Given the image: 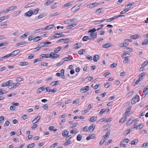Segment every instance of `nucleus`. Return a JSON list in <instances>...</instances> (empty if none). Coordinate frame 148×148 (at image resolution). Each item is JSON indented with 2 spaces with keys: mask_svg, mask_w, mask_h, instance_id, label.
<instances>
[{
  "mask_svg": "<svg viewBox=\"0 0 148 148\" xmlns=\"http://www.w3.org/2000/svg\"><path fill=\"white\" fill-rule=\"evenodd\" d=\"M113 45L110 43H107L103 45L102 47L104 48H107L110 47H112Z\"/></svg>",
  "mask_w": 148,
  "mask_h": 148,
  "instance_id": "obj_10",
  "label": "nucleus"
},
{
  "mask_svg": "<svg viewBox=\"0 0 148 148\" xmlns=\"http://www.w3.org/2000/svg\"><path fill=\"white\" fill-rule=\"evenodd\" d=\"M143 123H140L138 126H137V129L139 130L141 129L143 127Z\"/></svg>",
  "mask_w": 148,
  "mask_h": 148,
  "instance_id": "obj_44",
  "label": "nucleus"
},
{
  "mask_svg": "<svg viewBox=\"0 0 148 148\" xmlns=\"http://www.w3.org/2000/svg\"><path fill=\"white\" fill-rule=\"evenodd\" d=\"M103 10V8H99L97 9L95 11L96 13H99L102 12V10Z\"/></svg>",
  "mask_w": 148,
  "mask_h": 148,
  "instance_id": "obj_42",
  "label": "nucleus"
},
{
  "mask_svg": "<svg viewBox=\"0 0 148 148\" xmlns=\"http://www.w3.org/2000/svg\"><path fill=\"white\" fill-rule=\"evenodd\" d=\"M97 118V116H92L89 119V121L90 122H92L96 121Z\"/></svg>",
  "mask_w": 148,
  "mask_h": 148,
  "instance_id": "obj_24",
  "label": "nucleus"
},
{
  "mask_svg": "<svg viewBox=\"0 0 148 148\" xmlns=\"http://www.w3.org/2000/svg\"><path fill=\"white\" fill-rule=\"evenodd\" d=\"M8 18V16H1L0 18V22H1L5 19H7Z\"/></svg>",
  "mask_w": 148,
  "mask_h": 148,
  "instance_id": "obj_32",
  "label": "nucleus"
},
{
  "mask_svg": "<svg viewBox=\"0 0 148 148\" xmlns=\"http://www.w3.org/2000/svg\"><path fill=\"white\" fill-rule=\"evenodd\" d=\"M44 89H45V88L43 87L42 86V87H40V88L37 89V90L36 92L37 93H40L41 92H42Z\"/></svg>",
  "mask_w": 148,
  "mask_h": 148,
  "instance_id": "obj_23",
  "label": "nucleus"
},
{
  "mask_svg": "<svg viewBox=\"0 0 148 148\" xmlns=\"http://www.w3.org/2000/svg\"><path fill=\"white\" fill-rule=\"evenodd\" d=\"M89 89V86H86L84 88H82L80 90V92H86Z\"/></svg>",
  "mask_w": 148,
  "mask_h": 148,
  "instance_id": "obj_6",
  "label": "nucleus"
},
{
  "mask_svg": "<svg viewBox=\"0 0 148 148\" xmlns=\"http://www.w3.org/2000/svg\"><path fill=\"white\" fill-rule=\"evenodd\" d=\"M69 134V131L67 130H64L62 133V135L64 137H66Z\"/></svg>",
  "mask_w": 148,
  "mask_h": 148,
  "instance_id": "obj_20",
  "label": "nucleus"
},
{
  "mask_svg": "<svg viewBox=\"0 0 148 148\" xmlns=\"http://www.w3.org/2000/svg\"><path fill=\"white\" fill-rule=\"evenodd\" d=\"M33 14H34L32 10H29L28 12L25 13L24 16L27 17H30Z\"/></svg>",
  "mask_w": 148,
  "mask_h": 148,
  "instance_id": "obj_8",
  "label": "nucleus"
},
{
  "mask_svg": "<svg viewBox=\"0 0 148 148\" xmlns=\"http://www.w3.org/2000/svg\"><path fill=\"white\" fill-rule=\"evenodd\" d=\"M106 111V109H103L101 110L99 112V114L100 115H102L103 112Z\"/></svg>",
  "mask_w": 148,
  "mask_h": 148,
  "instance_id": "obj_45",
  "label": "nucleus"
},
{
  "mask_svg": "<svg viewBox=\"0 0 148 148\" xmlns=\"http://www.w3.org/2000/svg\"><path fill=\"white\" fill-rule=\"evenodd\" d=\"M144 41L142 43V44L143 45H146L148 43V39L146 38L144 40Z\"/></svg>",
  "mask_w": 148,
  "mask_h": 148,
  "instance_id": "obj_39",
  "label": "nucleus"
},
{
  "mask_svg": "<svg viewBox=\"0 0 148 148\" xmlns=\"http://www.w3.org/2000/svg\"><path fill=\"white\" fill-rule=\"evenodd\" d=\"M106 19H104L103 20H101V21H95L94 22V24L95 25H97L98 24H99L103 22Z\"/></svg>",
  "mask_w": 148,
  "mask_h": 148,
  "instance_id": "obj_27",
  "label": "nucleus"
},
{
  "mask_svg": "<svg viewBox=\"0 0 148 148\" xmlns=\"http://www.w3.org/2000/svg\"><path fill=\"white\" fill-rule=\"evenodd\" d=\"M127 54H129V55H130V54L127 53H124L123 54V55H122V56H121L122 58H126L127 57V56H126Z\"/></svg>",
  "mask_w": 148,
  "mask_h": 148,
  "instance_id": "obj_50",
  "label": "nucleus"
},
{
  "mask_svg": "<svg viewBox=\"0 0 148 148\" xmlns=\"http://www.w3.org/2000/svg\"><path fill=\"white\" fill-rule=\"evenodd\" d=\"M45 16V14H41L38 16V19L40 18Z\"/></svg>",
  "mask_w": 148,
  "mask_h": 148,
  "instance_id": "obj_48",
  "label": "nucleus"
},
{
  "mask_svg": "<svg viewBox=\"0 0 148 148\" xmlns=\"http://www.w3.org/2000/svg\"><path fill=\"white\" fill-rule=\"evenodd\" d=\"M95 125L94 124H92L90 125L88 129V130L90 131L92 130V132L94 129L95 128Z\"/></svg>",
  "mask_w": 148,
  "mask_h": 148,
  "instance_id": "obj_15",
  "label": "nucleus"
},
{
  "mask_svg": "<svg viewBox=\"0 0 148 148\" xmlns=\"http://www.w3.org/2000/svg\"><path fill=\"white\" fill-rule=\"evenodd\" d=\"M40 119V116H38L32 121V122L34 124L35 123L39 120Z\"/></svg>",
  "mask_w": 148,
  "mask_h": 148,
  "instance_id": "obj_13",
  "label": "nucleus"
},
{
  "mask_svg": "<svg viewBox=\"0 0 148 148\" xmlns=\"http://www.w3.org/2000/svg\"><path fill=\"white\" fill-rule=\"evenodd\" d=\"M130 37L134 39H136L139 37L138 35L136 34L131 35Z\"/></svg>",
  "mask_w": 148,
  "mask_h": 148,
  "instance_id": "obj_38",
  "label": "nucleus"
},
{
  "mask_svg": "<svg viewBox=\"0 0 148 148\" xmlns=\"http://www.w3.org/2000/svg\"><path fill=\"white\" fill-rule=\"evenodd\" d=\"M82 136L80 134H79L77 137V139L78 141H80L82 139Z\"/></svg>",
  "mask_w": 148,
  "mask_h": 148,
  "instance_id": "obj_47",
  "label": "nucleus"
},
{
  "mask_svg": "<svg viewBox=\"0 0 148 148\" xmlns=\"http://www.w3.org/2000/svg\"><path fill=\"white\" fill-rule=\"evenodd\" d=\"M73 59L71 57H66L62 59V60H64V61H68L72 60Z\"/></svg>",
  "mask_w": 148,
  "mask_h": 148,
  "instance_id": "obj_41",
  "label": "nucleus"
},
{
  "mask_svg": "<svg viewBox=\"0 0 148 148\" xmlns=\"http://www.w3.org/2000/svg\"><path fill=\"white\" fill-rule=\"evenodd\" d=\"M139 96L136 95L132 99V100L131 103L132 104H135L138 101V100L139 99Z\"/></svg>",
  "mask_w": 148,
  "mask_h": 148,
  "instance_id": "obj_1",
  "label": "nucleus"
},
{
  "mask_svg": "<svg viewBox=\"0 0 148 148\" xmlns=\"http://www.w3.org/2000/svg\"><path fill=\"white\" fill-rule=\"evenodd\" d=\"M59 81H54L51 82L50 85H51L52 86H53L56 85H58L59 84Z\"/></svg>",
  "mask_w": 148,
  "mask_h": 148,
  "instance_id": "obj_22",
  "label": "nucleus"
},
{
  "mask_svg": "<svg viewBox=\"0 0 148 148\" xmlns=\"http://www.w3.org/2000/svg\"><path fill=\"white\" fill-rule=\"evenodd\" d=\"M41 38V37L39 36H36L34 38L33 41L34 42H36L41 39V38Z\"/></svg>",
  "mask_w": 148,
  "mask_h": 148,
  "instance_id": "obj_25",
  "label": "nucleus"
},
{
  "mask_svg": "<svg viewBox=\"0 0 148 148\" xmlns=\"http://www.w3.org/2000/svg\"><path fill=\"white\" fill-rule=\"evenodd\" d=\"M48 64L47 63L45 62H41V65L43 66H48Z\"/></svg>",
  "mask_w": 148,
  "mask_h": 148,
  "instance_id": "obj_54",
  "label": "nucleus"
},
{
  "mask_svg": "<svg viewBox=\"0 0 148 148\" xmlns=\"http://www.w3.org/2000/svg\"><path fill=\"white\" fill-rule=\"evenodd\" d=\"M148 93V86H146L143 89V95L142 96L145 97L146 95Z\"/></svg>",
  "mask_w": 148,
  "mask_h": 148,
  "instance_id": "obj_5",
  "label": "nucleus"
},
{
  "mask_svg": "<svg viewBox=\"0 0 148 148\" xmlns=\"http://www.w3.org/2000/svg\"><path fill=\"white\" fill-rule=\"evenodd\" d=\"M88 39L90 40H92L91 38H89L87 36H85L82 38V40L83 41H87Z\"/></svg>",
  "mask_w": 148,
  "mask_h": 148,
  "instance_id": "obj_31",
  "label": "nucleus"
},
{
  "mask_svg": "<svg viewBox=\"0 0 148 148\" xmlns=\"http://www.w3.org/2000/svg\"><path fill=\"white\" fill-rule=\"evenodd\" d=\"M50 56H51V58H57L60 56L58 54L55 53L54 52H53L51 53Z\"/></svg>",
  "mask_w": 148,
  "mask_h": 148,
  "instance_id": "obj_9",
  "label": "nucleus"
},
{
  "mask_svg": "<svg viewBox=\"0 0 148 148\" xmlns=\"http://www.w3.org/2000/svg\"><path fill=\"white\" fill-rule=\"evenodd\" d=\"M34 143L29 144L27 146V148H32L34 147Z\"/></svg>",
  "mask_w": 148,
  "mask_h": 148,
  "instance_id": "obj_43",
  "label": "nucleus"
},
{
  "mask_svg": "<svg viewBox=\"0 0 148 148\" xmlns=\"http://www.w3.org/2000/svg\"><path fill=\"white\" fill-rule=\"evenodd\" d=\"M39 10V8H37L34 11V14H37L38 12V11Z\"/></svg>",
  "mask_w": 148,
  "mask_h": 148,
  "instance_id": "obj_51",
  "label": "nucleus"
},
{
  "mask_svg": "<svg viewBox=\"0 0 148 148\" xmlns=\"http://www.w3.org/2000/svg\"><path fill=\"white\" fill-rule=\"evenodd\" d=\"M127 117H122L121 119L119 121V123H123L125 121V119H126Z\"/></svg>",
  "mask_w": 148,
  "mask_h": 148,
  "instance_id": "obj_46",
  "label": "nucleus"
},
{
  "mask_svg": "<svg viewBox=\"0 0 148 148\" xmlns=\"http://www.w3.org/2000/svg\"><path fill=\"white\" fill-rule=\"evenodd\" d=\"M11 86H12V88H16V87H17L19 84V83H13V81L12 80V82L10 84Z\"/></svg>",
  "mask_w": 148,
  "mask_h": 148,
  "instance_id": "obj_18",
  "label": "nucleus"
},
{
  "mask_svg": "<svg viewBox=\"0 0 148 148\" xmlns=\"http://www.w3.org/2000/svg\"><path fill=\"white\" fill-rule=\"evenodd\" d=\"M125 59L124 60L123 62L125 63H128V59L127 57L125 58Z\"/></svg>",
  "mask_w": 148,
  "mask_h": 148,
  "instance_id": "obj_62",
  "label": "nucleus"
},
{
  "mask_svg": "<svg viewBox=\"0 0 148 148\" xmlns=\"http://www.w3.org/2000/svg\"><path fill=\"white\" fill-rule=\"evenodd\" d=\"M17 8L16 6H12L8 8L6 10H4V12L5 13H7L8 12L13 10Z\"/></svg>",
  "mask_w": 148,
  "mask_h": 148,
  "instance_id": "obj_4",
  "label": "nucleus"
},
{
  "mask_svg": "<svg viewBox=\"0 0 148 148\" xmlns=\"http://www.w3.org/2000/svg\"><path fill=\"white\" fill-rule=\"evenodd\" d=\"M20 50H16L13 51L12 53L9 54L10 55V56H16L20 52Z\"/></svg>",
  "mask_w": 148,
  "mask_h": 148,
  "instance_id": "obj_3",
  "label": "nucleus"
},
{
  "mask_svg": "<svg viewBox=\"0 0 148 148\" xmlns=\"http://www.w3.org/2000/svg\"><path fill=\"white\" fill-rule=\"evenodd\" d=\"M124 142V141L121 140V143H120V145L121 146V147H125V144H123Z\"/></svg>",
  "mask_w": 148,
  "mask_h": 148,
  "instance_id": "obj_53",
  "label": "nucleus"
},
{
  "mask_svg": "<svg viewBox=\"0 0 148 148\" xmlns=\"http://www.w3.org/2000/svg\"><path fill=\"white\" fill-rule=\"evenodd\" d=\"M134 3H131L129 4L128 5H127L125 6V8L126 9H128L130 8L131 7L134 5Z\"/></svg>",
  "mask_w": 148,
  "mask_h": 148,
  "instance_id": "obj_29",
  "label": "nucleus"
},
{
  "mask_svg": "<svg viewBox=\"0 0 148 148\" xmlns=\"http://www.w3.org/2000/svg\"><path fill=\"white\" fill-rule=\"evenodd\" d=\"M99 4L97 3H91L88 5H87V7L88 8L91 9L97 6V5H99Z\"/></svg>",
  "mask_w": 148,
  "mask_h": 148,
  "instance_id": "obj_2",
  "label": "nucleus"
},
{
  "mask_svg": "<svg viewBox=\"0 0 148 148\" xmlns=\"http://www.w3.org/2000/svg\"><path fill=\"white\" fill-rule=\"evenodd\" d=\"M110 133V130H108L106 132V135L105 136H103L104 138H105L109 137Z\"/></svg>",
  "mask_w": 148,
  "mask_h": 148,
  "instance_id": "obj_34",
  "label": "nucleus"
},
{
  "mask_svg": "<svg viewBox=\"0 0 148 148\" xmlns=\"http://www.w3.org/2000/svg\"><path fill=\"white\" fill-rule=\"evenodd\" d=\"M117 64L114 63L112 64H111L110 65V67L112 68H114L116 66H117Z\"/></svg>",
  "mask_w": 148,
  "mask_h": 148,
  "instance_id": "obj_61",
  "label": "nucleus"
},
{
  "mask_svg": "<svg viewBox=\"0 0 148 148\" xmlns=\"http://www.w3.org/2000/svg\"><path fill=\"white\" fill-rule=\"evenodd\" d=\"M71 140H68L64 143V146H67L71 143Z\"/></svg>",
  "mask_w": 148,
  "mask_h": 148,
  "instance_id": "obj_49",
  "label": "nucleus"
},
{
  "mask_svg": "<svg viewBox=\"0 0 148 148\" xmlns=\"http://www.w3.org/2000/svg\"><path fill=\"white\" fill-rule=\"evenodd\" d=\"M80 8L79 6L75 5L71 9L72 12H74L76 10L79 9Z\"/></svg>",
  "mask_w": 148,
  "mask_h": 148,
  "instance_id": "obj_11",
  "label": "nucleus"
},
{
  "mask_svg": "<svg viewBox=\"0 0 148 148\" xmlns=\"http://www.w3.org/2000/svg\"><path fill=\"white\" fill-rule=\"evenodd\" d=\"M34 56V55L33 54H31L28 57V59H32L33 58Z\"/></svg>",
  "mask_w": 148,
  "mask_h": 148,
  "instance_id": "obj_64",
  "label": "nucleus"
},
{
  "mask_svg": "<svg viewBox=\"0 0 148 148\" xmlns=\"http://www.w3.org/2000/svg\"><path fill=\"white\" fill-rule=\"evenodd\" d=\"M41 44H42V42L39 45H37L38 47H36L34 49H36V51H37L38 50L40 49L42 47H44V46H43L40 45Z\"/></svg>",
  "mask_w": 148,
  "mask_h": 148,
  "instance_id": "obj_36",
  "label": "nucleus"
},
{
  "mask_svg": "<svg viewBox=\"0 0 148 148\" xmlns=\"http://www.w3.org/2000/svg\"><path fill=\"white\" fill-rule=\"evenodd\" d=\"M90 35V36L92 37L93 39L96 38L97 37V33L95 32V33H91Z\"/></svg>",
  "mask_w": 148,
  "mask_h": 148,
  "instance_id": "obj_26",
  "label": "nucleus"
},
{
  "mask_svg": "<svg viewBox=\"0 0 148 148\" xmlns=\"http://www.w3.org/2000/svg\"><path fill=\"white\" fill-rule=\"evenodd\" d=\"M124 49H125L126 50H127V52H131L132 51V49L128 47H125L124 48Z\"/></svg>",
  "mask_w": 148,
  "mask_h": 148,
  "instance_id": "obj_55",
  "label": "nucleus"
},
{
  "mask_svg": "<svg viewBox=\"0 0 148 148\" xmlns=\"http://www.w3.org/2000/svg\"><path fill=\"white\" fill-rule=\"evenodd\" d=\"M148 64V61L146 60L142 64V66H146Z\"/></svg>",
  "mask_w": 148,
  "mask_h": 148,
  "instance_id": "obj_52",
  "label": "nucleus"
},
{
  "mask_svg": "<svg viewBox=\"0 0 148 148\" xmlns=\"http://www.w3.org/2000/svg\"><path fill=\"white\" fill-rule=\"evenodd\" d=\"M73 2L72 1H71L69 2L68 3H66V4H64V5L63 6V7H68L71 5L72 4Z\"/></svg>",
  "mask_w": 148,
  "mask_h": 148,
  "instance_id": "obj_35",
  "label": "nucleus"
},
{
  "mask_svg": "<svg viewBox=\"0 0 148 148\" xmlns=\"http://www.w3.org/2000/svg\"><path fill=\"white\" fill-rule=\"evenodd\" d=\"M10 55H9V54H7L5 56H4L1 58H0V61H2L4 59H6V58H8L10 56Z\"/></svg>",
  "mask_w": 148,
  "mask_h": 148,
  "instance_id": "obj_21",
  "label": "nucleus"
},
{
  "mask_svg": "<svg viewBox=\"0 0 148 148\" xmlns=\"http://www.w3.org/2000/svg\"><path fill=\"white\" fill-rule=\"evenodd\" d=\"M10 124V122L8 121H6L4 124V126H8Z\"/></svg>",
  "mask_w": 148,
  "mask_h": 148,
  "instance_id": "obj_63",
  "label": "nucleus"
},
{
  "mask_svg": "<svg viewBox=\"0 0 148 148\" xmlns=\"http://www.w3.org/2000/svg\"><path fill=\"white\" fill-rule=\"evenodd\" d=\"M54 1V0H48L47 1L45 2L44 5H45L46 4L47 5H49L51 3L53 2Z\"/></svg>",
  "mask_w": 148,
  "mask_h": 148,
  "instance_id": "obj_28",
  "label": "nucleus"
},
{
  "mask_svg": "<svg viewBox=\"0 0 148 148\" xmlns=\"http://www.w3.org/2000/svg\"><path fill=\"white\" fill-rule=\"evenodd\" d=\"M64 39V43H67L69 42L70 40V39L69 38H66Z\"/></svg>",
  "mask_w": 148,
  "mask_h": 148,
  "instance_id": "obj_59",
  "label": "nucleus"
},
{
  "mask_svg": "<svg viewBox=\"0 0 148 148\" xmlns=\"http://www.w3.org/2000/svg\"><path fill=\"white\" fill-rule=\"evenodd\" d=\"M44 30V28H42L35 30L34 31V34H37L39 33Z\"/></svg>",
  "mask_w": 148,
  "mask_h": 148,
  "instance_id": "obj_17",
  "label": "nucleus"
},
{
  "mask_svg": "<svg viewBox=\"0 0 148 148\" xmlns=\"http://www.w3.org/2000/svg\"><path fill=\"white\" fill-rule=\"evenodd\" d=\"M99 58V56L98 55H95L93 57V60L95 62H97Z\"/></svg>",
  "mask_w": 148,
  "mask_h": 148,
  "instance_id": "obj_33",
  "label": "nucleus"
},
{
  "mask_svg": "<svg viewBox=\"0 0 148 148\" xmlns=\"http://www.w3.org/2000/svg\"><path fill=\"white\" fill-rule=\"evenodd\" d=\"M57 4H58V3H55V4L53 5L51 7V8L52 9H54L57 7V6L56 5Z\"/></svg>",
  "mask_w": 148,
  "mask_h": 148,
  "instance_id": "obj_58",
  "label": "nucleus"
},
{
  "mask_svg": "<svg viewBox=\"0 0 148 148\" xmlns=\"http://www.w3.org/2000/svg\"><path fill=\"white\" fill-rule=\"evenodd\" d=\"M53 27V25H48L45 27V28L44 29V30H49L50 29H52Z\"/></svg>",
  "mask_w": 148,
  "mask_h": 148,
  "instance_id": "obj_16",
  "label": "nucleus"
},
{
  "mask_svg": "<svg viewBox=\"0 0 148 148\" xmlns=\"http://www.w3.org/2000/svg\"><path fill=\"white\" fill-rule=\"evenodd\" d=\"M29 64L28 63L26 62H21L19 64L20 66H27Z\"/></svg>",
  "mask_w": 148,
  "mask_h": 148,
  "instance_id": "obj_30",
  "label": "nucleus"
},
{
  "mask_svg": "<svg viewBox=\"0 0 148 148\" xmlns=\"http://www.w3.org/2000/svg\"><path fill=\"white\" fill-rule=\"evenodd\" d=\"M52 43V42H51L49 41H46V42H42V44L40 45L44 47H47V45L51 44Z\"/></svg>",
  "mask_w": 148,
  "mask_h": 148,
  "instance_id": "obj_12",
  "label": "nucleus"
},
{
  "mask_svg": "<svg viewBox=\"0 0 148 148\" xmlns=\"http://www.w3.org/2000/svg\"><path fill=\"white\" fill-rule=\"evenodd\" d=\"M26 43V42L24 41H22L20 43H17L16 44V46H19L20 45H23Z\"/></svg>",
  "mask_w": 148,
  "mask_h": 148,
  "instance_id": "obj_37",
  "label": "nucleus"
},
{
  "mask_svg": "<svg viewBox=\"0 0 148 148\" xmlns=\"http://www.w3.org/2000/svg\"><path fill=\"white\" fill-rule=\"evenodd\" d=\"M86 51V49H82L78 51V53L80 55H82L84 54V53H83V51Z\"/></svg>",
  "mask_w": 148,
  "mask_h": 148,
  "instance_id": "obj_56",
  "label": "nucleus"
},
{
  "mask_svg": "<svg viewBox=\"0 0 148 148\" xmlns=\"http://www.w3.org/2000/svg\"><path fill=\"white\" fill-rule=\"evenodd\" d=\"M95 138V135L94 134H92L88 136L86 138V139L87 140H89L90 139H93Z\"/></svg>",
  "mask_w": 148,
  "mask_h": 148,
  "instance_id": "obj_14",
  "label": "nucleus"
},
{
  "mask_svg": "<svg viewBox=\"0 0 148 148\" xmlns=\"http://www.w3.org/2000/svg\"><path fill=\"white\" fill-rule=\"evenodd\" d=\"M96 29L95 28H93V29H91L89 30L88 31V33H89L91 32V33H93L94 32H95L96 31Z\"/></svg>",
  "mask_w": 148,
  "mask_h": 148,
  "instance_id": "obj_40",
  "label": "nucleus"
},
{
  "mask_svg": "<svg viewBox=\"0 0 148 148\" xmlns=\"http://www.w3.org/2000/svg\"><path fill=\"white\" fill-rule=\"evenodd\" d=\"M12 82V80H10L7 81L6 82L3 83L1 85V86L5 87L9 86Z\"/></svg>",
  "mask_w": 148,
  "mask_h": 148,
  "instance_id": "obj_7",
  "label": "nucleus"
},
{
  "mask_svg": "<svg viewBox=\"0 0 148 148\" xmlns=\"http://www.w3.org/2000/svg\"><path fill=\"white\" fill-rule=\"evenodd\" d=\"M62 48V47H59L55 49L54 52L55 53H58Z\"/></svg>",
  "mask_w": 148,
  "mask_h": 148,
  "instance_id": "obj_19",
  "label": "nucleus"
},
{
  "mask_svg": "<svg viewBox=\"0 0 148 148\" xmlns=\"http://www.w3.org/2000/svg\"><path fill=\"white\" fill-rule=\"evenodd\" d=\"M105 140H106L104 138H103L102 140H101L100 142V143H99L100 145H102V144H103L105 142Z\"/></svg>",
  "mask_w": 148,
  "mask_h": 148,
  "instance_id": "obj_60",
  "label": "nucleus"
},
{
  "mask_svg": "<svg viewBox=\"0 0 148 148\" xmlns=\"http://www.w3.org/2000/svg\"><path fill=\"white\" fill-rule=\"evenodd\" d=\"M35 5V3L34 2L31 3L27 4V5L29 7Z\"/></svg>",
  "mask_w": 148,
  "mask_h": 148,
  "instance_id": "obj_57",
  "label": "nucleus"
}]
</instances>
